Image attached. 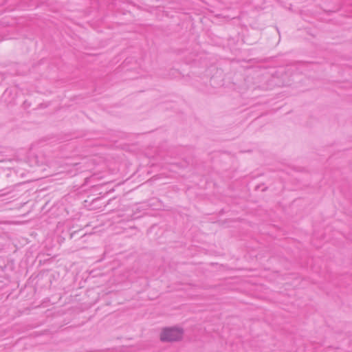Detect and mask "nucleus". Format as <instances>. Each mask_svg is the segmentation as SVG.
<instances>
[{
	"mask_svg": "<svg viewBox=\"0 0 352 352\" xmlns=\"http://www.w3.org/2000/svg\"><path fill=\"white\" fill-rule=\"evenodd\" d=\"M183 336V331L178 328L164 329L160 334V340L166 342H173L180 340Z\"/></svg>",
	"mask_w": 352,
	"mask_h": 352,
	"instance_id": "nucleus-1",
	"label": "nucleus"
}]
</instances>
